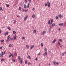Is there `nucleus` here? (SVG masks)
<instances>
[{
    "instance_id": "f257e3e1",
    "label": "nucleus",
    "mask_w": 66,
    "mask_h": 66,
    "mask_svg": "<svg viewBox=\"0 0 66 66\" xmlns=\"http://www.w3.org/2000/svg\"><path fill=\"white\" fill-rule=\"evenodd\" d=\"M48 5V6L49 7H50V3H49V2H47V3L45 5V6H47V5Z\"/></svg>"
},
{
    "instance_id": "f03ea898",
    "label": "nucleus",
    "mask_w": 66,
    "mask_h": 66,
    "mask_svg": "<svg viewBox=\"0 0 66 66\" xmlns=\"http://www.w3.org/2000/svg\"><path fill=\"white\" fill-rule=\"evenodd\" d=\"M60 42H62V39H59V41H58V44L59 45H61V43L60 42Z\"/></svg>"
},
{
    "instance_id": "7ed1b4c3",
    "label": "nucleus",
    "mask_w": 66,
    "mask_h": 66,
    "mask_svg": "<svg viewBox=\"0 0 66 66\" xmlns=\"http://www.w3.org/2000/svg\"><path fill=\"white\" fill-rule=\"evenodd\" d=\"M28 18V15H26L25 17L24 18V21H26Z\"/></svg>"
},
{
    "instance_id": "20e7f679",
    "label": "nucleus",
    "mask_w": 66,
    "mask_h": 66,
    "mask_svg": "<svg viewBox=\"0 0 66 66\" xmlns=\"http://www.w3.org/2000/svg\"><path fill=\"white\" fill-rule=\"evenodd\" d=\"M21 59L20 60V63H22V59L21 58Z\"/></svg>"
},
{
    "instance_id": "39448f33",
    "label": "nucleus",
    "mask_w": 66,
    "mask_h": 66,
    "mask_svg": "<svg viewBox=\"0 0 66 66\" xmlns=\"http://www.w3.org/2000/svg\"><path fill=\"white\" fill-rule=\"evenodd\" d=\"M45 33H46V31H44L43 32V33H42V35H44Z\"/></svg>"
},
{
    "instance_id": "423d86ee",
    "label": "nucleus",
    "mask_w": 66,
    "mask_h": 66,
    "mask_svg": "<svg viewBox=\"0 0 66 66\" xmlns=\"http://www.w3.org/2000/svg\"><path fill=\"white\" fill-rule=\"evenodd\" d=\"M16 38H17V36H16V35H15L14 36V40H16Z\"/></svg>"
},
{
    "instance_id": "0eeeda50",
    "label": "nucleus",
    "mask_w": 66,
    "mask_h": 66,
    "mask_svg": "<svg viewBox=\"0 0 66 66\" xmlns=\"http://www.w3.org/2000/svg\"><path fill=\"white\" fill-rule=\"evenodd\" d=\"M47 55V53L46 52H45V54H43V55L44 56H45V55Z\"/></svg>"
},
{
    "instance_id": "6e6552de",
    "label": "nucleus",
    "mask_w": 66,
    "mask_h": 66,
    "mask_svg": "<svg viewBox=\"0 0 66 66\" xmlns=\"http://www.w3.org/2000/svg\"><path fill=\"white\" fill-rule=\"evenodd\" d=\"M53 22V19H52L51 20V22L50 23V24H52V22Z\"/></svg>"
},
{
    "instance_id": "1a4fd4ad",
    "label": "nucleus",
    "mask_w": 66,
    "mask_h": 66,
    "mask_svg": "<svg viewBox=\"0 0 66 66\" xmlns=\"http://www.w3.org/2000/svg\"><path fill=\"white\" fill-rule=\"evenodd\" d=\"M11 55V56L12 58H14V55H13V54H12L11 53H10Z\"/></svg>"
},
{
    "instance_id": "9d476101",
    "label": "nucleus",
    "mask_w": 66,
    "mask_h": 66,
    "mask_svg": "<svg viewBox=\"0 0 66 66\" xmlns=\"http://www.w3.org/2000/svg\"><path fill=\"white\" fill-rule=\"evenodd\" d=\"M5 61V59L4 58H2V59L1 60V62H2V61Z\"/></svg>"
},
{
    "instance_id": "9b49d317",
    "label": "nucleus",
    "mask_w": 66,
    "mask_h": 66,
    "mask_svg": "<svg viewBox=\"0 0 66 66\" xmlns=\"http://www.w3.org/2000/svg\"><path fill=\"white\" fill-rule=\"evenodd\" d=\"M1 56L2 57H3V52H1Z\"/></svg>"
},
{
    "instance_id": "f8f14e48",
    "label": "nucleus",
    "mask_w": 66,
    "mask_h": 66,
    "mask_svg": "<svg viewBox=\"0 0 66 66\" xmlns=\"http://www.w3.org/2000/svg\"><path fill=\"white\" fill-rule=\"evenodd\" d=\"M34 45H33L31 47V49H32L33 48H34Z\"/></svg>"
},
{
    "instance_id": "ddd939ff",
    "label": "nucleus",
    "mask_w": 66,
    "mask_h": 66,
    "mask_svg": "<svg viewBox=\"0 0 66 66\" xmlns=\"http://www.w3.org/2000/svg\"><path fill=\"white\" fill-rule=\"evenodd\" d=\"M8 33H9L8 32H5V34H4L5 36H6V35H7V34Z\"/></svg>"
},
{
    "instance_id": "4468645a",
    "label": "nucleus",
    "mask_w": 66,
    "mask_h": 66,
    "mask_svg": "<svg viewBox=\"0 0 66 66\" xmlns=\"http://www.w3.org/2000/svg\"><path fill=\"white\" fill-rule=\"evenodd\" d=\"M26 47L27 49H28L29 48V46L28 45H26Z\"/></svg>"
},
{
    "instance_id": "2eb2a0df",
    "label": "nucleus",
    "mask_w": 66,
    "mask_h": 66,
    "mask_svg": "<svg viewBox=\"0 0 66 66\" xmlns=\"http://www.w3.org/2000/svg\"><path fill=\"white\" fill-rule=\"evenodd\" d=\"M55 42H56V39H55L53 41L52 43H55Z\"/></svg>"
},
{
    "instance_id": "dca6fc26",
    "label": "nucleus",
    "mask_w": 66,
    "mask_h": 66,
    "mask_svg": "<svg viewBox=\"0 0 66 66\" xmlns=\"http://www.w3.org/2000/svg\"><path fill=\"white\" fill-rule=\"evenodd\" d=\"M53 63L54 64V65H56V62H53Z\"/></svg>"
},
{
    "instance_id": "f3484780",
    "label": "nucleus",
    "mask_w": 66,
    "mask_h": 66,
    "mask_svg": "<svg viewBox=\"0 0 66 66\" xmlns=\"http://www.w3.org/2000/svg\"><path fill=\"white\" fill-rule=\"evenodd\" d=\"M28 59H31V57L30 56H28Z\"/></svg>"
},
{
    "instance_id": "a211bd4d",
    "label": "nucleus",
    "mask_w": 66,
    "mask_h": 66,
    "mask_svg": "<svg viewBox=\"0 0 66 66\" xmlns=\"http://www.w3.org/2000/svg\"><path fill=\"white\" fill-rule=\"evenodd\" d=\"M59 25L61 26H63V23H62L61 24H59Z\"/></svg>"
},
{
    "instance_id": "6ab92c4d",
    "label": "nucleus",
    "mask_w": 66,
    "mask_h": 66,
    "mask_svg": "<svg viewBox=\"0 0 66 66\" xmlns=\"http://www.w3.org/2000/svg\"><path fill=\"white\" fill-rule=\"evenodd\" d=\"M14 55H15V56H17V54L15 52V53H14Z\"/></svg>"
},
{
    "instance_id": "aec40b11",
    "label": "nucleus",
    "mask_w": 66,
    "mask_h": 66,
    "mask_svg": "<svg viewBox=\"0 0 66 66\" xmlns=\"http://www.w3.org/2000/svg\"><path fill=\"white\" fill-rule=\"evenodd\" d=\"M29 5H30V4L29 3H28V5H27V8H29Z\"/></svg>"
},
{
    "instance_id": "412c9836",
    "label": "nucleus",
    "mask_w": 66,
    "mask_h": 66,
    "mask_svg": "<svg viewBox=\"0 0 66 66\" xmlns=\"http://www.w3.org/2000/svg\"><path fill=\"white\" fill-rule=\"evenodd\" d=\"M9 47H12V44H10L9 45Z\"/></svg>"
},
{
    "instance_id": "4be33fe9",
    "label": "nucleus",
    "mask_w": 66,
    "mask_h": 66,
    "mask_svg": "<svg viewBox=\"0 0 66 66\" xmlns=\"http://www.w3.org/2000/svg\"><path fill=\"white\" fill-rule=\"evenodd\" d=\"M35 15L34 14L32 15V18H34L35 17Z\"/></svg>"
},
{
    "instance_id": "5701e85b",
    "label": "nucleus",
    "mask_w": 66,
    "mask_h": 66,
    "mask_svg": "<svg viewBox=\"0 0 66 66\" xmlns=\"http://www.w3.org/2000/svg\"><path fill=\"white\" fill-rule=\"evenodd\" d=\"M55 26V23H53L52 24V26Z\"/></svg>"
},
{
    "instance_id": "b1692460",
    "label": "nucleus",
    "mask_w": 66,
    "mask_h": 66,
    "mask_svg": "<svg viewBox=\"0 0 66 66\" xmlns=\"http://www.w3.org/2000/svg\"><path fill=\"white\" fill-rule=\"evenodd\" d=\"M15 33H16V31H13V34H15Z\"/></svg>"
},
{
    "instance_id": "393cba45",
    "label": "nucleus",
    "mask_w": 66,
    "mask_h": 66,
    "mask_svg": "<svg viewBox=\"0 0 66 66\" xmlns=\"http://www.w3.org/2000/svg\"><path fill=\"white\" fill-rule=\"evenodd\" d=\"M50 20H49V21L48 22V24H50Z\"/></svg>"
},
{
    "instance_id": "a878e982",
    "label": "nucleus",
    "mask_w": 66,
    "mask_h": 66,
    "mask_svg": "<svg viewBox=\"0 0 66 66\" xmlns=\"http://www.w3.org/2000/svg\"><path fill=\"white\" fill-rule=\"evenodd\" d=\"M11 36L10 35H9L7 37L8 39H9L10 38Z\"/></svg>"
},
{
    "instance_id": "bb28decb",
    "label": "nucleus",
    "mask_w": 66,
    "mask_h": 66,
    "mask_svg": "<svg viewBox=\"0 0 66 66\" xmlns=\"http://www.w3.org/2000/svg\"><path fill=\"white\" fill-rule=\"evenodd\" d=\"M7 29H9V30H11V28H10V27H7Z\"/></svg>"
},
{
    "instance_id": "cd10ccee",
    "label": "nucleus",
    "mask_w": 66,
    "mask_h": 66,
    "mask_svg": "<svg viewBox=\"0 0 66 66\" xmlns=\"http://www.w3.org/2000/svg\"><path fill=\"white\" fill-rule=\"evenodd\" d=\"M59 17L60 18H61L62 17V15H61V14H60L59 15Z\"/></svg>"
},
{
    "instance_id": "c85d7f7f",
    "label": "nucleus",
    "mask_w": 66,
    "mask_h": 66,
    "mask_svg": "<svg viewBox=\"0 0 66 66\" xmlns=\"http://www.w3.org/2000/svg\"><path fill=\"white\" fill-rule=\"evenodd\" d=\"M24 8H26V7H27V5H25L24 6Z\"/></svg>"
},
{
    "instance_id": "c756f323",
    "label": "nucleus",
    "mask_w": 66,
    "mask_h": 66,
    "mask_svg": "<svg viewBox=\"0 0 66 66\" xmlns=\"http://www.w3.org/2000/svg\"><path fill=\"white\" fill-rule=\"evenodd\" d=\"M16 22V20H14L13 22L15 24V23Z\"/></svg>"
},
{
    "instance_id": "7c9ffc66",
    "label": "nucleus",
    "mask_w": 66,
    "mask_h": 66,
    "mask_svg": "<svg viewBox=\"0 0 66 66\" xmlns=\"http://www.w3.org/2000/svg\"><path fill=\"white\" fill-rule=\"evenodd\" d=\"M36 30H35L34 31V33H36Z\"/></svg>"
},
{
    "instance_id": "2f4dec72",
    "label": "nucleus",
    "mask_w": 66,
    "mask_h": 66,
    "mask_svg": "<svg viewBox=\"0 0 66 66\" xmlns=\"http://www.w3.org/2000/svg\"><path fill=\"white\" fill-rule=\"evenodd\" d=\"M18 59H19V60H20V56H19L18 57Z\"/></svg>"
},
{
    "instance_id": "473e14b6",
    "label": "nucleus",
    "mask_w": 66,
    "mask_h": 66,
    "mask_svg": "<svg viewBox=\"0 0 66 66\" xmlns=\"http://www.w3.org/2000/svg\"><path fill=\"white\" fill-rule=\"evenodd\" d=\"M41 46L42 47H43V46H44V44H43V43H41Z\"/></svg>"
},
{
    "instance_id": "72a5a7b5",
    "label": "nucleus",
    "mask_w": 66,
    "mask_h": 66,
    "mask_svg": "<svg viewBox=\"0 0 66 66\" xmlns=\"http://www.w3.org/2000/svg\"><path fill=\"white\" fill-rule=\"evenodd\" d=\"M28 11V10H23V11H25V12H27V11Z\"/></svg>"
},
{
    "instance_id": "f704fd0d",
    "label": "nucleus",
    "mask_w": 66,
    "mask_h": 66,
    "mask_svg": "<svg viewBox=\"0 0 66 66\" xmlns=\"http://www.w3.org/2000/svg\"><path fill=\"white\" fill-rule=\"evenodd\" d=\"M12 60L13 62H15V60H14V59H12Z\"/></svg>"
},
{
    "instance_id": "c9c22d12",
    "label": "nucleus",
    "mask_w": 66,
    "mask_h": 66,
    "mask_svg": "<svg viewBox=\"0 0 66 66\" xmlns=\"http://www.w3.org/2000/svg\"><path fill=\"white\" fill-rule=\"evenodd\" d=\"M56 19H58V17L57 16H56Z\"/></svg>"
},
{
    "instance_id": "e433bc0d",
    "label": "nucleus",
    "mask_w": 66,
    "mask_h": 66,
    "mask_svg": "<svg viewBox=\"0 0 66 66\" xmlns=\"http://www.w3.org/2000/svg\"><path fill=\"white\" fill-rule=\"evenodd\" d=\"M64 53H63L62 54V56H64Z\"/></svg>"
},
{
    "instance_id": "4c0bfd02",
    "label": "nucleus",
    "mask_w": 66,
    "mask_h": 66,
    "mask_svg": "<svg viewBox=\"0 0 66 66\" xmlns=\"http://www.w3.org/2000/svg\"><path fill=\"white\" fill-rule=\"evenodd\" d=\"M7 6L8 7H9V6H10V5H8V4L7 5Z\"/></svg>"
},
{
    "instance_id": "58836bf2",
    "label": "nucleus",
    "mask_w": 66,
    "mask_h": 66,
    "mask_svg": "<svg viewBox=\"0 0 66 66\" xmlns=\"http://www.w3.org/2000/svg\"><path fill=\"white\" fill-rule=\"evenodd\" d=\"M28 65H31V63L29 62L28 63Z\"/></svg>"
},
{
    "instance_id": "ea45409f",
    "label": "nucleus",
    "mask_w": 66,
    "mask_h": 66,
    "mask_svg": "<svg viewBox=\"0 0 66 66\" xmlns=\"http://www.w3.org/2000/svg\"><path fill=\"white\" fill-rule=\"evenodd\" d=\"M25 63L26 64H27V63H28V61H26L25 62Z\"/></svg>"
},
{
    "instance_id": "a19ab883",
    "label": "nucleus",
    "mask_w": 66,
    "mask_h": 66,
    "mask_svg": "<svg viewBox=\"0 0 66 66\" xmlns=\"http://www.w3.org/2000/svg\"><path fill=\"white\" fill-rule=\"evenodd\" d=\"M20 5H22V3H21L20 4Z\"/></svg>"
},
{
    "instance_id": "79ce46f5",
    "label": "nucleus",
    "mask_w": 66,
    "mask_h": 66,
    "mask_svg": "<svg viewBox=\"0 0 66 66\" xmlns=\"http://www.w3.org/2000/svg\"><path fill=\"white\" fill-rule=\"evenodd\" d=\"M22 39H25V38L24 37H23L22 38Z\"/></svg>"
},
{
    "instance_id": "37998d69",
    "label": "nucleus",
    "mask_w": 66,
    "mask_h": 66,
    "mask_svg": "<svg viewBox=\"0 0 66 66\" xmlns=\"http://www.w3.org/2000/svg\"><path fill=\"white\" fill-rule=\"evenodd\" d=\"M6 52V51H4V54H5V53Z\"/></svg>"
},
{
    "instance_id": "c03bdc74",
    "label": "nucleus",
    "mask_w": 66,
    "mask_h": 66,
    "mask_svg": "<svg viewBox=\"0 0 66 66\" xmlns=\"http://www.w3.org/2000/svg\"><path fill=\"white\" fill-rule=\"evenodd\" d=\"M9 57L10 58L11 57V55H10L9 56Z\"/></svg>"
},
{
    "instance_id": "a18cd8bd",
    "label": "nucleus",
    "mask_w": 66,
    "mask_h": 66,
    "mask_svg": "<svg viewBox=\"0 0 66 66\" xmlns=\"http://www.w3.org/2000/svg\"><path fill=\"white\" fill-rule=\"evenodd\" d=\"M9 39L7 38V39L6 41L8 42V41H9Z\"/></svg>"
},
{
    "instance_id": "49530a36",
    "label": "nucleus",
    "mask_w": 66,
    "mask_h": 66,
    "mask_svg": "<svg viewBox=\"0 0 66 66\" xmlns=\"http://www.w3.org/2000/svg\"><path fill=\"white\" fill-rule=\"evenodd\" d=\"M45 51H47V49H46V48H45Z\"/></svg>"
},
{
    "instance_id": "de8ad7c7",
    "label": "nucleus",
    "mask_w": 66,
    "mask_h": 66,
    "mask_svg": "<svg viewBox=\"0 0 66 66\" xmlns=\"http://www.w3.org/2000/svg\"><path fill=\"white\" fill-rule=\"evenodd\" d=\"M25 3H27V0H25Z\"/></svg>"
},
{
    "instance_id": "09e8293b",
    "label": "nucleus",
    "mask_w": 66,
    "mask_h": 66,
    "mask_svg": "<svg viewBox=\"0 0 66 66\" xmlns=\"http://www.w3.org/2000/svg\"><path fill=\"white\" fill-rule=\"evenodd\" d=\"M4 42V40H1V42Z\"/></svg>"
},
{
    "instance_id": "8fccbe9b",
    "label": "nucleus",
    "mask_w": 66,
    "mask_h": 66,
    "mask_svg": "<svg viewBox=\"0 0 66 66\" xmlns=\"http://www.w3.org/2000/svg\"><path fill=\"white\" fill-rule=\"evenodd\" d=\"M13 39V38H10V40H12Z\"/></svg>"
},
{
    "instance_id": "3c124183",
    "label": "nucleus",
    "mask_w": 66,
    "mask_h": 66,
    "mask_svg": "<svg viewBox=\"0 0 66 66\" xmlns=\"http://www.w3.org/2000/svg\"><path fill=\"white\" fill-rule=\"evenodd\" d=\"M29 1L30 2H31V0H29Z\"/></svg>"
},
{
    "instance_id": "603ef678",
    "label": "nucleus",
    "mask_w": 66,
    "mask_h": 66,
    "mask_svg": "<svg viewBox=\"0 0 66 66\" xmlns=\"http://www.w3.org/2000/svg\"><path fill=\"white\" fill-rule=\"evenodd\" d=\"M17 17H18V18H19V17H20L19 15H18Z\"/></svg>"
},
{
    "instance_id": "864d4df0",
    "label": "nucleus",
    "mask_w": 66,
    "mask_h": 66,
    "mask_svg": "<svg viewBox=\"0 0 66 66\" xmlns=\"http://www.w3.org/2000/svg\"><path fill=\"white\" fill-rule=\"evenodd\" d=\"M2 47H1L0 48V49H2Z\"/></svg>"
},
{
    "instance_id": "5fc2aeb1",
    "label": "nucleus",
    "mask_w": 66,
    "mask_h": 66,
    "mask_svg": "<svg viewBox=\"0 0 66 66\" xmlns=\"http://www.w3.org/2000/svg\"><path fill=\"white\" fill-rule=\"evenodd\" d=\"M35 10V9H32L33 11H34Z\"/></svg>"
},
{
    "instance_id": "6e6d98bb",
    "label": "nucleus",
    "mask_w": 66,
    "mask_h": 66,
    "mask_svg": "<svg viewBox=\"0 0 66 66\" xmlns=\"http://www.w3.org/2000/svg\"><path fill=\"white\" fill-rule=\"evenodd\" d=\"M56 64H57V65H59V63H56Z\"/></svg>"
},
{
    "instance_id": "4d7b16f0",
    "label": "nucleus",
    "mask_w": 66,
    "mask_h": 66,
    "mask_svg": "<svg viewBox=\"0 0 66 66\" xmlns=\"http://www.w3.org/2000/svg\"><path fill=\"white\" fill-rule=\"evenodd\" d=\"M36 61H37V58H36Z\"/></svg>"
},
{
    "instance_id": "13d9d810",
    "label": "nucleus",
    "mask_w": 66,
    "mask_h": 66,
    "mask_svg": "<svg viewBox=\"0 0 66 66\" xmlns=\"http://www.w3.org/2000/svg\"><path fill=\"white\" fill-rule=\"evenodd\" d=\"M60 30H61V29H60V28L59 29V30L60 31Z\"/></svg>"
},
{
    "instance_id": "bf43d9fd",
    "label": "nucleus",
    "mask_w": 66,
    "mask_h": 66,
    "mask_svg": "<svg viewBox=\"0 0 66 66\" xmlns=\"http://www.w3.org/2000/svg\"><path fill=\"white\" fill-rule=\"evenodd\" d=\"M51 64H50V63H49V66H50Z\"/></svg>"
},
{
    "instance_id": "052dcab7",
    "label": "nucleus",
    "mask_w": 66,
    "mask_h": 66,
    "mask_svg": "<svg viewBox=\"0 0 66 66\" xmlns=\"http://www.w3.org/2000/svg\"><path fill=\"white\" fill-rule=\"evenodd\" d=\"M64 53V54H66V52H65Z\"/></svg>"
},
{
    "instance_id": "680f3d73",
    "label": "nucleus",
    "mask_w": 66,
    "mask_h": 66,
    "mask_svg": "<svg viewBox=\"0 0 66 66\" xmlns=\"http://www.w3.org/2000/svg\"><path fill=\"white\" fill-rule=\"evenodd\" d=\"M19 10H21V9H19Z\"/></svg>"
},
{
    "instance_id": "e2e57ef3",
    "label": "nucleus",
    "mask_w": 66,
    "mask_h": 66,
    "mask_svg": "<svg viewBox=\"0 0 66 66\" xmlns=\"http://www.w3.org/2000/svg\"><path fill=\"white\" fill-rule=\"evenodd\" d=\"M2 10V9H0V11H1Z\"/></svg>"
},
{
    "instance_id": "0e129e2a",
    "label": "nucleus",
    "mask_w": 66,
    "mask_h": 66,
    "mask_svg": "<svg viewBox=\"0 0 66 66\" xmlns=\"http://www.w3.org/2000/svg\"><path fill=\"white\" fill-rule=\"evenodd\" d=\"M40 53H39L38 54V55H40Z\"/></svg>"
},
{
    "instance_id": "69168bd1",
    "label": "nucleus",
    "mask_w": 66,
    "mask_h": 66,
    "mask_svg": "<svg viewBox=\"0 0 66 66\" xmlns=\"http://www.w3.org/2000/svg\"><path fill=\"white\" fill-rule=\"evenodd\" d=\"M52 26H51V28H52Z\"/></svg>"
},
{
    "instance_id": "338daca9",
    "label": "nucleus",
    "mask_w": 66,
    "mask_h": 66,
    "mask_svg": "<svg viewBox=\"0 0 66 66\" xmlns=\"http://www.w3.org/2000/svg\"><path fill=\"white\" fill-rule=\"evenodd\" d=\"M1 33V31L0 30V34Z\"/></svg>"
},
{
    "instance_id": "774afa93",
    "label": "nucleus",
    "mask_w": 66,
    "mask_h": 66,
    "mask_svg": "<svg viewBox=\"0 0 66 66\" xmlns=\"http://www.w3.org/2000/svg\"><path fill=\"white\" fill-rule=\"evenodd\" d=\"M1 54H0V57H1Z\"/></svg>"
}]
</instances>
